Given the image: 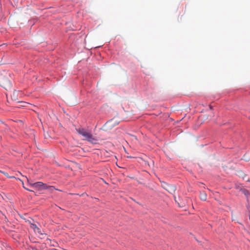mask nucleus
<instances>
[{
    "label": "nucleus",
    "instance_id": "obj_1",
    "mask_svg": "<svg viewBox=\"0 0 250 250\" xmlns=\"http://www.w3.org/2000/svg\"><path fill=\"white\" fill-rule=\"evenodd\" d=\"M76 131L79 134L82 135L84 138V139L87 141L93 144L96 143L97 140L92 135L89 131L83 128H77Z\"/></svg>",
    "mask_w": 250,
    "mask_h": 250
},
{
    "label": "nucleus",
    "instance_id": "obj_2",
    "mask_svg": "<svg viewBox=\"0 0 250 250\" xmlns=\"http://www.w3.org/2000/svg\"><path fill=\"white\" fill-rule=\"evenodd\" d=\"M0 85L6 90H8L11 87V83L7 77L1 76L0 77Z\"/></svg>",
    "mask_w": 250,
    "mask_h": 250
},
{
    "label": "nucleus",
    "instance_id": "obj_3",
    "mask_svg": "<svg viewBox=\"0 0 250 250\" xmlns=\"http://www.w3.org/2000/svg\"><path fill=\"white\" fill-rule=\"evenodd\" d=\"M32 186L38 189H47L51 191L56 189L53 186H47L41 182L35 183L32 185Z\"/></svg>",
    "mask_w": 250,
    "mask_h": 250
},
{
    "label": "nucleus",
    "instance_id": "obj_4",
    "mask_svg": "<svg viewBox=\"0 0 250 250\" xmlns=\"http://www.w3.org/2000/svg\"><path fill=\"white\" fill-rule=\"evenodd\" d=\"M21 93L20 91H14L12 95H11L12 99L14 101H17L18 100V94Z\"/></svg>",
    "mask_w": 250,
    "mask_h": 250
},
{
    "label": "nucleus",
    "instance_id": "obj_5",
    "mask_svg": "<svg viewBox=\"0 0 250 250\" xmlns=\"http://www.w3.org/2000/svg\"><path fill=\"white\" fill-rule=\"evenodd\" d=\"M207 195L204 191L200 192V198L202 201H206L207 200Z\"/></svg>",
    "mask_w": 250,
    "mask_h": 250
},
{
    "label": "nucleus",
    "instance_id": "obj_6",
    "mask_svg": "<svg viewBox=\"0 0 250 250\" xmlns=\"http://www.w3.org/2000/svg\"><path fill=\"white\" fill-rule=\"evenodd\" d=\"M175 189H176L175 187L174 186H168L167 187V190L170 193H172V192H174L175 191Z\"/></svg>",
    "mask_w": 250,
    "mask_h": 250
},
{
    "label": "nucleus",
    "instance_id": "obj_7",
    "mask_svg": "<svg viewBox=\"0 0 250 250\" xmlns=\"http://www.w3.org/2000/svg\"><path fill=\"white\" fill-rule=\"evenodd\" d=\"M238 175L239 176L242 177V178H243V179L244 178V177L245 176V174L242 171H238Z\"/></svg>",
    "mask_w": 250,
    "mask_h": 250
},
{
    "label": "nucleus",
    "instance_id": "obj_8",
    "mask_svg": "<svg viewBox=\"0 0 250 250\" xmlns=\"http://www.w3.org/2000/svg\"><path fill=\"white\" fill-rule=\"evenodd\" d=\"M31 227L33 229H34L35 230H36V229L39 230V229L37 227V226L35 224H31Z\"/></svg>",
    "mask_w": 250,
    "mask_h": 250
},
{
    "label": "nucleus",
    "instance_id": "obj_9",
    "mask_svg": "<svg viewBox=\"0 0 250 250\" xmlns=\"http://www.w3.org/2000/svg\"><path fill=\"white\" fill-rule=\"evenodd\" d=\"M0 171L1 173H3V174H4L6 176V177H9V176H8V173H6V172H2V171Z\"/></svg>",
    "mask_w": 250,
    "mask_h": 250
},
{
    "label": "nucleus",
    "instance_id": "obj_10",
    "mask_svg": "<svg viewBox=\"0 0 250 250\" xmlns=\"http://www.w3.org/2000/svg\"><path fill=\"white\" fill-rule=\"evenodd\" d=\"M23 187L24 188L26 189V190H29V191H31V190H30V189H29L26 188L25 187H24V186H23Z\"/></svg>",
    "mask_w": 250,
    "mask_h": 250
}]
</instances>
